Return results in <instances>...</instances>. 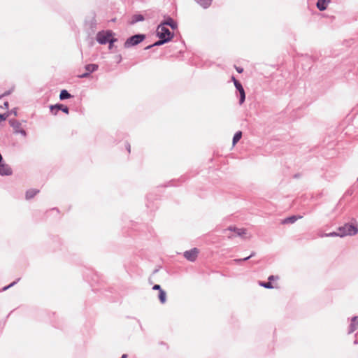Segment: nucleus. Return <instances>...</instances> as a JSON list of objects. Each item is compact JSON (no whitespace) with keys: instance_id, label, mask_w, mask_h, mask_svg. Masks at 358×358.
<instances>
[{"instance_id":"4","label":"nucleus","mask_w":358,"mask_h":358,"mask_svg":"<svg viewBox=\"0 0 358 358\" xmlns=\"http://www.w3.org/2000/svg\"><path fill=\"white\" fill-rule=\"evenodd\" d=\"M113 37V32L110 30L101 31L96 34V41L99 44L105 45Z\"/></svg>"},{"instance_id":"34","label":"nucleus","mask_w":358,"mask_h":358,"mask_svg":"<svg viewBox=\"0 0 358 358\" xmlns=\"http://www.w3.org/2000/svg\"><path fill=\"white\" fill-rule=\"evenodd\" d=\"M278 276H275V275H270L268 278V280L271 282V280H274L275 279H278Z\"/></svg>"},{"instance_id":"21","label":"nucleus","mask_w":358,"mask_h":358,"mask_svg":"<svg viewBox=\"0 0 358 358\" xmlns=\"http://www.w3.org/2000/svg\"><path fill=\"white\" fill-rule=\"evenodd\" d=\"M159 299L162 303H164L166 301V294L164 290L160 289L159 292Z\"/></svg>"},{"instance_id":"37","label":"nucleus","mask_w":358,"mask_h":358,"mask_svg":"<svg viewBox=\"0 0 358 358\" xmlns=\"http://www.w3.org/2000/svg\"><path fill=\"white\" fill-rule=\"evenodd\" d=\"M10 94V91H6L1 96H3V97H4L5 96L9 95Z\"/></svg>"},{"instance_id":"30","label":"nucleus","mask_w":358,"mask_h":358,"mask_svg":"<svg viewBox=\"0 0 358 358\" xmlns=\"http://www.w3.org/2000/svg\"><path fill=\"white\" fill-rule=\"evenodd\" d=\"M16 134H20L23 136H27V132L23 129H20L19 130H16Z\"/></svg>"},{"instance_id":"7","label":"nucleus","mask_w":358,"mask_h":358,"mask_svg":"<svg viewBox=\"0 0 358 358\" xmlns=\"http://www.w3.org/2000/svg\"><path fill=\"white\" fill-rule=\"evenodd\" d=\"M199 254V250L196 248L184 252V257L190 262H194Z\"/></svg>"},{"instance_id":"39","label":"nucleus","mask_w":358,"mask_h":358,"mask_svg":"<svg viewBox=\"0 0 358 358\" xmlns=\"http://www.w3.org/2000/svg\"><path fill=\"white\" fill-rule=\"evenodd\" d=\"M231 80L234 82V84H235L236 80H237L234 76H232Z\"/></svg>"},{"instance_id":"38","label":"nucleus","mask_w":358,"mask_h":358,"mask_svg":"<svg viewBox=\"0 0 358 358\" xmlns=\"http://www.w3.org/2000/svg\"><path fill=\"white\" fill-rule=\"evenodd\" d=\"M126 148L128 150V152H130L131 146H130L129 143H127Z\"/></svg>"},{"instance_id":"43","label":"nucleus","mask_w":358,"mask_h":358,"mask_svg":"<svg viewBox=\"0 0 358 358\" xmlns=\"http://www.w3.org/2000/svg\"><path fill=\"white\" fill-rule=\"evenodd\" d=\"M117 59H120V62L122 59V57L120 55L119 57H117Z\"/></svg>"},{"instance_id":"42","label":"nucleus","mask_w":358,"mask_h":358,"mask_svg":"<svg viewBox=\"0 0 358 358\" xmlns=\"http://www.w3.org/2000/svg\"><path fill=\"white\" fill-rule=\"evenodd\" d=\"M117 59H120V62L122 59V57L120 55L119 57H117Z\"/></svg>"},{"instance_id":"11","label":"nucleus","mask_w":358,"mask_h":358,"mask_svg":"<svg viewBox=\"0 0 358 358\" xmlns=\"http://www.w3.org/2000/svg\"><path fill=\"white\" fill-rule=\"evenodd\" d=\"M227 231H234L236 234L238 236H243L244 234H246V229H239L231 226L229 227L227 229H225L224 232H226Z\"/></svg>"},{"instance_id":"35","label":"nucleus","mask_w":358,"mask_h":358,"mask_svg":"<svg viewBox=\"0 0 358 358\" xmlns=\"http://www.w3.org/2000/svg\"><path fill=\"white\" fill-rule=\"evenodd\" d=\"M9 113V115L10 114H13L15 116H17V109L16 108H13L12 109Z\"/></svg>"},{"instance_id":"19","label":"nucleus","mask_w":358,"mask_h":358,"mask_svg":"<svg viewBox=\"0 0 358 358\" xmlns=\"http://www.w3.org/2000/svg\"><path fill=\"white\" fill-rule=\"evenodd\" d=\"M144 20V17L141 14L134 15L131 18V24H134L138 22H141Z\"/></svg>"},{"instance_id":"31","label":"nucleus","mask_w":358,"mask_h":358,"mask_svg":"<svg viewBox=\"0 0 358 358\" xmlns=\"http://www.w3.org/2000/svg\"><path fill=\"white\" fill-rule=\"evenodd\" d=\"M90 73L86 71L85 73H83L82 75H80L79 77L81 78H88L90 76Z\"/></svg>"},{"instance_id":"15","label":"nucleus","mask_w":358,"mask_h":358,"mask_svg":"<svg viewBox=\"0 0 358 358\" xmlns=\"http://www.w3.org/2000/svg\"><path fill=\"white\" fill-rule=\"evenodd\" d=\"M9 124L13 128L15 134L16 130H19L20 129L21 123L15 119H10L9 120Z\"/></svg>"},{"instance_id":"3","label":"nucleus","mask_w":358,"mask_h":358,"mask_svg":"<svg viewBox=\"0 0 358 358\" xmlns=\"http://www.w3.org/2000/svg\"><path fill=\"white\" fill-rule=\"evenodd\" d=\"M156 35L159 38H170V41L173 38L174 34L171 32L168 28L159 24L156 30Z\"/></svg>"},{"instance_id":"27","label":"nucleus","mask_w":358,"mask_h":358,"mask_svg":"<svg viewBox=\"0 0 358 358\" xmlns=\"http://www.w3.org/2000/svg\"><path fill=\"white\" fill-rule=\"evenodd\" d=\"M20 280V278H17L15 281L13 282L12 283H10V285H7V286H5L3 289H2V291H6L8 289L10 288L11 287L14 286L18 281Z\"/></svg>"},{"instance_id":"2","label":"nucleus","mask_w":358,"mask_h":358,"mask_svg":"<svg viewBox=\"0 0 358 358\" xmlns=\"http://www.w3.org/2000/svg\"><path fill=\"white\" fill-rule=\"evenodd\" d=\"M145 39V35L143 34H137L129 37L124 43L125 48H129L143 42Z\"/></svg>"},{"instance_id":"29","label":"nucleus","mask_w":358,"mask_h":358,"mask_svg":"<svg viewBox=\"0 0 358 358\" xmlns=\"http://www.w3.org/2000/svg\"><path fill=\"white\" fill-rule=\"evenodd\" d=\"M9 116V113H5L3 114H0V122L4 121Z\"/></svg>"},{"instance_id":"23","label":"nucleus","mask_w":358,"mask_h":358,"mask_svg":"<svg viewBox=\"0 0 358 358\" xmlns=\"http://www.w3.org/2000/svg\"><path fill=\"white\" fill-rule=\"evenodd\" d=\"M255 255V252H252V253L249 256L244 257V258H241V259H234V262H235L236 263H240L242 262H245V261L248 260L251 257H254Z\"/></svg>"},{"instance_id":"26","label":"nucleus","mask_w":358,"mask_h":358,"mask_svg":"<svg viewBox=\"0 0 358 358\" xmlns=\"http://www.w3.org/2000/svg\"><path fill=\"white\" fill-rule=\"evenodd\" d=\"M322 237H336V236H339L340 237V231H338V232H336V231H334V232H331V233H328V234H324L323 235L321 236Z\"/></svg>"},{"instance_id":"20","label":"nucleus","mask_w":358,"mask_h":358,"mask_svg":"<svg viewBox=\"0 0 358 358\" xmlns=\"http://www.w3.org/2000/svg\"><path fill=\"white\" fill-rule=\"evenodd\" d=\"M241 137H242V132L241 131L236 132L233 137V140H232L233 145H236L239 141V140L241 138Z\"/></svg>"},{"instance_id":"41","label":"nucleus","mask_w":358,"mask_h":358,"mask_svg":"<svg viewBox=\"0 0 358 358\" xmlns=\"http://www.w3.org/2000/svg\"><path fill=\"white\" fill-rule=\"evenodd\" d=\"M354 344H355V345L358 344V340H355V341H354Z\"/></svg>"},{"instance_id":"8","label":"nucleus","mask_w":358,"mask_h":358,"mask_svg":"<svg viewBox=\"0 0 358 358\" xmlns=\"http://www.w3.org/2000/svg\"><path fill=\"white\" fill-rule=\"evenodd\" d=\"M160 24L164 27L169 26L173 30L178 28L177 22L170 16L166 17V19L161 22Z\"/></svg>"},{"instance_id":"6","label":"nucleus","mask_w":358,"mask_h":358,"mask_svg":"<svg viewBox=\"0 0 358 358\" xmlns=\"http://www.w3.org/2000/svg\"><path fill=\"white\" fill-rule=\"evenodd\" d=\"M234 86L239 93V104L241 105L244 103L245 100V90L243 89L242 84L238 80H236Z\"/></svg>"},{"instance_id":"5","label":"nucleus","mask_w":358,"mask_h":358,"mask_svg":"<svg viewBox=\"0 0 358 358\" xmlns=\"http://www.w3.org/2000/svg\"><path fill=\"white\" fill-rule=\"evenodd\" d=\"M50 113L54 115H56L57 114L58 110H62V112H64L66 114H69V108L62 103L50 105Z\"/></svg>"},{"instance_id":"45","label":"nucleus","mask_w":358,"mask_h":358,"mask_svg":"<svg viewBox=\"0 0 358 358\" xmlns=\"http://www.w3.org/2000/svg\"><path fill=\"white\" fill-rule=\"evenodd\" d=\"M357 180H358V178H357Z\"/></svg>"},{"instance_id":"40","label":"nucleus","mask_w":358,"mask_h":358,"mask_svg":"<svg viewBox=\"0 0 358 358\" xmlns=\"http://www.w3.org/2000/svg\"><path fill=\"white\" fill-rule=\"evenodd\" d=\"M127 355L126 354H124L122 355L121 358H127Z\"/></svg>"},{"instance_id":"25","label":"nucleus","mask_w":358,"mask_h":358,"mask_svg":"<svg viewBox=\"0 0 358 358\" xmlns=\"http://www.w3.org/2000/svg\"><path fill=\"white\" fill-rule=\"evenodd\" d=\"M0 108H8V102L3 99V96H0Z\"/></svg>"},{"instance_id":"16","label":"nucleus","mask_w":358,"mask_h":358,"mask_svg":"<svg viewBox=\"0 0 358 358\" xmlns=\"http://www.w3.org/2000/svg\"><path fill=\"white\" fill-rule=\"evenodd\" d=\"M99 68V66L96 64H87L85 67V70L90 74L96 71Z\"/></svg>"},{"instance_id":"36","label":"nucleus","mask_w":358,"mask_h":358,"mask_svg":"<svg viewBox=\"0 0 358 358\" xmlns=\"http://www.w3.org/2000/svg\"><path fill=\"white\" fill-rule=\"evenodd\" d=\"M153 47H155L154 43H153V44H151V45H148V46H146V47L145 48V50H150V49H151V48H153Z\"/></svg>"},{"instance_id":"44","label":"nucleus","mask_w":358,"mask_h":358,"mask_svg":"<svg viewBox=\"0 0 358 358\" xmlns=\"http://www.w3.org/2000/svg\"><path fill=\"white\" fill-rule=\"evenodd\" d=\"M357 336H358V333L356 334Z\"/></svg>"},{"instance_id":"22","label":"nucleus","mask_w":358,"mask_h":358,"mask_svg":"<svg viewBox=\"0 0 358 358\" xmlns=\"http://www.w3.org/2000/svg\"><path fill=\"white\" fill-rule=\"evenodd\" d=\"M170 41V38H159L158 41H157L156 42L154 43V45L155 47V46H160V45H162Z\"/></svg>"},{"instance_id":"12","label":"nucleus","mask_w":358,"mask_h":358,"mask_svg":"<svg viewBox=\"0 0 358 358\" xmlns=\"http://www.w3.org/2000/svg\"><path fill=\"white\" fill-rule=\"evenodd\" d=\"M330 1L331 0H317V2L316 3L317 8L320 11L325 10Z\"/></svg>"},{"instance_id":"10","label":"nucleus","mask_w":358,"mask_h":358,"mask_svg":"<svg viewBox=\"0 0 358 358\" xmlns=\"http://www.w3.org/2000/svg\"><path fill=\"white\" fill-rule=\"evenodd\" d=\"M358 329V316H354L351 319V322L349 327L348 334L353 333Z\"/></svg>"},{"instance_id":"18","label":"nucleus","mask_w":358,"mask_h":358,"mask_svg":"<svg viewBox=\"0 0 358 358\" xmlns=\"http://www.w3.org/2000/svg\"><path fill=\"white\" fill-rule=\"evenodd\" d=\"M71 97H72V95L66 90H61L59 94L60 100H65Z\"/></svg>"},{"instance_id":"32","label":"nucleus","mask_w":358,"mask_h":358,"mask_svg":"<svg viewBox=\"0 0 358 358\" xmlns=\"http://www.w3.org/2000/svg\"><path fill=\"white\" fill-rule=\"evenodd\" d=\"M152 289L154 290H159V292H160V289H162L161 288V286L159 285H155L153 287H152Z\"/></svg>"},{"instance_id":"17","label":"nucleus","mask_w":358,"mask_h":358,"mask_svg":"<svg viewBox=\"0 0 358 358\" xmlns=\"http://www.w3.org/2000/svg\"><path fill=\"white\" fill-rule=\"evenodd\" d=\"M39 192V190L36 189H30L26 192V199H32L35 195Z\"/></svg>"},{"instance_id":"1","label":"nucleus","mask_w":358,"mask_h":358,"mask_svg":"<svg viewBox=\"0 0 358 358\" xmlns=\"http://www.w3.org/2000/svg\"><path fill=\"white\" fill-rule=\"evenodd\" d=\"M338 231H340V237L354 236L358 233V227L354 224L347 223L339 227Z\"/></svg>"},{"instance_id":"9","label":"nucleus","mask_w":358,"mask_h":358,"mask_svg":"<svg viewBox=\"0 0 358 358\" xmlns=\"http://www.w3.org/2000/svg\"><path fill=\"white\" fill-rule=\"evenodd\" d=\"M13 173L11 167L3 162L0 164V176H10Z\"/></svg>"},{"instance_id":"14","label":"nucleus","mask_w":358,"mask_h":358,"mask_svg":"<svg viewBox=\"0 0 358 358\" xmlns=\"http://www.w3.org/2000/svg\"><path fill=\"white\" fill-rule=\"evenodd\" d=\"M196 1L199 5H200L202 8L206 9L209 8L213 0H194Z\"/></svg>"},{"instance_id":"28","label":"nucleus","mask_w":358,"mask_h":358,"mask_svg":"<svg viewBox=\"0 0 358 358\" xmlns=\"http://www.w3.org/2000/svg\"><path fill=\"white\" fill-rule=\"evenodd\" d=\"M117 39L113 37L112 38H110V41L108 42V43H109V49L111 50L113 47V43L117 41Z\"/></svg>"},{"instance_id":"33","label":"nucleus","mask_w":358,"mask_h":358,"mask_svg":"<svg viewBox=\"0 0 358 358\" xmlns=\"http://www.w3.org/2000/svg\"><path fill=\"white\" fill-rule=\"evenodd\" d=\"M235 69H236V71L239 73H241L243 71V69L242 67L235 66Z\"/></svg>"},{"instance_id":"24","label":"nucleus","mask_w":358,"mask_h":358,"mask_svg":"<svg viewBox=\"0 0 358 358\" xmlns=\"http://www.w3.org/2000/svg\"><path fill=\"white\" fill-rule=\"evenodd\" d=\"M259 285L261 287H263L266 288V289H272V288H273V286L272 285V284H271V282L270 281L269 282L259 281Z\"/></svg>"},{"instance_id":"13","label":"nucleus","mask_w":358,"mask_h":358,"mask_svg":"<svg viewBox=\"0 0 358 358\" xmlns=\"http://www.w3.org/2000/svg\"><path fill=\"white\" fill-rule=\"evenodd\" d=\"M302 216H296V215H292L290 217H288L285 219H284L282 222V224H293L298 219L301 218Z\"/></svg>"}]
</instances>
